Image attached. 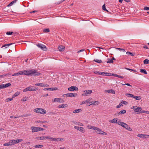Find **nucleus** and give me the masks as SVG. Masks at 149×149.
Instances as JSON below:
<instances>
[{"label":"nucleus","instance_id":"nucleus-1","mask_svg":"<svg viewBox=\"0 0 149 149\" xmlns=\"http://www.w3.org/2000/svg\"><path fill=\"white\" fill-rule=\"evenodd\" d=\"M34 111L37 113H39L41 114H45L46 113V110L40 108H37L34 109Z\"/></svg>","mask_w":149,"mask_h":149},{"label":"nucleus","instance_id":"nucleus-2","mask_svg":"<svg viewBox=\"0 0 149 149\" xmlns=\"http://www.w3.org/2000/svg\"><path fill=\"white\" fill-rule=\"evenodd\" d=\"M40 73H39L37 70L34 69L29 70V75L33 76L39 75Z\"/></svg>","mask_w":149,"mask_h":149},{"label":"nucleus","instance_id":"nucleus-3","mask_svg":"<svg viewBox=\"0 0 149 149\" xmlns=\"http://www.w3.org/2000/svg\"><path fill=\"white\" fill-rule=\"evenodd\" d=\"M95 74L104 76H110L111 73L108 72H105L99 71H95L94 72Z\"/></svg>","mask_w":149,"mask_h":149},{"label":"nucleus","instance_id":"nucleus-4","mask_svg":"<svg viewBox=\"0 0 149 149\" xmlns=\"http://www.w3.org/2000/svg\"><path fill=\"white\" fill-rule=\"evenodd\" d=\"M84 93L82 94V96H88L89 95L92 93V91L91 90H86L83 91Z\"/></svg>","mask_w":149,"mask_h":149},{"label":"nucleus","instance_id":"nucleus-5","mask_svg":"<svg viewBox=\"0 0 149 149\" xmlns=\"http://www.w3.org/2000/svg\"><path fill=\"white\" fill-rule=\"evenodd\" d=\"M95 130L97 131V132H96V133L97 134L103 135H107V133L106 132L102 131L101 129L97 127Z\"/></svg>","mask_w":149,"mask_h":149},{"label":"nucleus","instance_id":"nucleus-6","mask_svg":"<svg viewBox=\"0 0 149 149\" xmlns=\"http://www.w3.org/2000/svg\"><path fill=\"white\" fill-rule=\"evenodd\" d=\"M118 120V119L115 118L112 120H110L109 122L113 123H116L118 125V123L120 121V120Z\"/></svg>","mask_w":149,"mask_h":149},{"label":"nucleus","instance_id":"nucleus-7","mask_svg":"<svg viewBox=\"0 0 149 149\" xmlns=\"http://www.w3.org/2000/svg\"><path fill=\"white\" fill-rule=\"evenodd\" d=\"M37 46L39 48H41L42 50L46 51L47 50V48L44 45L41 44H38L37 45Z\"/></svg>","mask_w":149,"mask_h":149},{"label":"nucleus","instance_id":"nucleus-8","mask_svg":"<svg viewBox=\"0 0 149 149\" xmlns=\"http://www.w3.org/2000/svg\"><path fill=\"white\" fill-rule=\"evenodd\" d=\"M142 108L141 107H136L135 109H134V111L136 112L137 113H141V111Z\"/></svg>","mask_w":149,"mask_h":149},{"label":"nucleus","instance_id":"nucleus-9","mask_svg":"<svg viewBox=\"0 0 149 149\" xmlns=\"http://www.w3.org/2000/svg\"><path fill=\"white\" fill-rule=\"evenodd\" d=\"M137 136L141 138L146 139L149 137V135L145 134H138L137 135Z\"/></svg>","mask_w":149,"mask_h":149},{"label":"nucleus","instance_id":"nucleus-10","mask_svg":"<svg viewBox=\"0 0 149 149\" xmlns=\"http://www.w3.org/2000/svg\"><path fill=\"white\" fill-rule=\"evenodd\" d=\"M68 90L70 91H78V88L75 86H72L68 88Z\"/></svg>","mask_w":149,"mask_h":149},{"label":"nucleus","instance_id":"nucleus-11","mask_svg":"<svg viewBox=\"0 0 149 149\" xmlns=\"http://www.w3.org/2000/svg\"><path fill=\"white\" fill-rule=\"evenodd\" d=\"M31 129L32 130V132H34L39 131V130L38 129H40V128L39 127H31Z\"/></svg>","mask_w":149,"mask_h":149},{"label":"nucleus","instance_id":"nucleus-12","mask_svg":"<svg viewBox=\"0 0 149 149\" xmlns=\"http://www.w3.org/2000/svg\"><path fill=\"white\" fill-rule=\"evenodd\" d=\"M33 86H29L27 87V88L24 89L23 90V91L24 92H25L29 91H33V89L32 88V87H33Z\"/></svg>","mask_w":149,"mask_h":149},{"label":"nucleus","instance_id":"nucleus-13","mask_svg":"<svg viewBox=\"0 0 149 149\" xmlns=\"http://www.w3.org/2000/svg\"><path fill=\"white\" fill-rule=\"evenodd\" d=\"M77 95V93H69L66 94V97H75Z\"/></svg>","mask_w":149,"mask_h":149},{"label":"nucleus","instance_id":"nucleus-14","mask_svg":"<svg viewBox=\"0 0 149 149\" xmlns=\"http://www.w3.org/2000/svg\"><path fill=\"white\" fill-rule=\"evenodd\" d=\"M57 89V88L51 87V88H45L44 89V90L45 91H46V90L49 91H49H52L56 90Z\"/></svg>","mask_w":149,"mask_h":149},{"label":"nucleus","instance_id":"nucleus-15","mask_svg":"<svg viewBox=\"0 0 149 149\" xmlns=\"http://www.w3.org/2000/svg\"><path fill=\"white\" fill-rule=\"evenodd\" d=\"M91 104L90 105H92V104L93 105H96L98 104L99 103V102L97 101H92L91 102Z\"/></svg>","mask_w":149,"mask_h":149},{"label":"nucleus","instance_id":"nucleus-16","mask_svg":"<svg viewBox=\"0 0 149 149\" xmlns=\"http://www.w3.org/2000/svg\"><path fill=\"white\" fill-rule=\"evenodd\" d=\"M105 92H107L108 93H111L112 94H115V91L112 89L108 90L105 91Z\"/></svg>","mask_w":149,"mask_h":149},{"label":"nucleus","instance_id":"nucleus-17","mask_svg":"<svg viewBox=\"0 0 149 149\" xmlns=\"http://www.w3.org/2000/svg\"><path fill=\"white\" fill-rule=\"evenodd\" d=\"M125 125V126L124 127L125 128L129 131H132V129L127 124H126Z\"/></svg>","mask_w":149,"mask_h":149},{"label":"nucleus","instance_id":"nucleus-18","mask_svg":"<svg viewBox=\"0 0 149 149\" xmlns=\"http://www.w3.org/2000/svg\"><path fill=\"white\" fill-rule=\"evenodd\" d=\"M22 74L29 75V70L22 71Z\"/></svg>","mask_w":149,"mask_h":149},{"label":"nucleus","instance_id":"nucleus-19","mask_svg":"<svg viewBox=\"0 0 149 149\" xmlns=\"http://www.w3.org/2000/svg\"><path fill=\"white\" fill-rule=\"evenodd\" d=\"M65 47L61 45L59 46L58 47V49L60 51H62L64 50L65 49Z\"/></svg>","mask_w":149,"mask_h":149},{"label":"nucleus","instance_id":"nucleus-20","mask_svg":"<svg viewBox=\"0 0 149 149\" xmlns=\"http://www.w3.org/2000/svg\"><path fill=\"white\" fill-rule=\"evenodd\" d=\"M87 127L88 129H92L95 130L96 128L97 127H94L90 125L87 126Z\"/></svg>","mask_w":149,"mask_h":149},{"label":"nucleus","instance_id":"nucleus-21","mask_svg":"<svg viewBox=\"0 0 149 149\" xmlns=\"http://www.w3.org/2000/svg\"><path fill=\"white\" fill-rule=\"evenodd\" d=\"M17 1V0H15L12 1L7 5V7H8L12 6L14 3H15Z\"/></svg>","mask_w":149,"mask_h":149},{"label":"nucleus","instance_id":"nucleus-22","mask_svg":"<svg viewBox=\"0 0 149 149\" xmlns=\"http://www.w3.org/2000/svg\"><path fill=\"white\" fill-rule=\"evenodd\" d=\"M43 146L42 145H36L34 147L36 148H41L43 147Z\"/></svg>","mask_w":149,"mask_h":149},{"label":"nucleus","instance_id":"nucleus-23","mask_svg":"<svg viewBox=\"0 0 149 149\" xmlns=\"http://www.w3.org/2000/svg\"><path fill=\"white\" fill-rule=\"evenodd\" d=\"M61 99L59 98H55L54 99L53 101H52V102H61Z\"/></svg>","mask_w":149,"mask_h":149},{"label":"nucleus","instance_id":"nucleus-24","mask_svg":"<svg viewBox=\"0 0 149 149\" xmlns=\"http://www.w3.org/2000/svg\"><path fill=\"white\" fill-rule=\"evenodd\" d=\"M78 130L83 133H84L85 132V130L82 127H80Z\"/></svg>","mask_w":149,"mask_h":149},{"label":"nucleus","instance_id":"nucleus-25","mask_svg":"<svg viewBox=\"0 0 149 149\" xmlns=\"http://www.w3.org/2000/svg\"><path fill=\"white\" fill-rule=\"evenodd\" d=\"M45 136H39L37 137L38 140H43L45 139Z\"/></svg>","mask_w":149,"mask_h":149},{"label":"nucleus","instance_id":"nucleus-26","mask_svg":"<svg viewBox=\"0 0 149 149\" xmlns=\"http://www.w3.org/2000/svg\"><path fill=\"white\" fill-rule=\"evenodd\" d=\"M81 111V109H75L74 110L73 112L74 113H77L79 112H80Z\"/></svg>","mask_w":149,"mask_h":149},{"label":"nucleus","instance_id":"nucleus-27","mask_svg":"<svg viewBox=\"0 0 149 149\" xmlns=\"http://www.w3.org/2000/svg\"><path fill=\"white\" fill-rule=\"evenodd\" d=\"M3 88H7L9 86H10L11 85V84L10 83H7L6 84H3Z\"/></svg>","mask_w":149,"mask_h":149},{"label":"nucleus","instance_id":"nucleus-28","mask_svg":"<svg viewBox=\"0 0 149 149\" xmlns=\"http://www.w3.org/2000/svg\"><path fill=\"white\" fill-rule=\"evenodd\" d=\"M125 124H126V123H125L120 121L119 123H118L119 125H121L122 127L124 128L125 127Z\"/></svg>","mask_w":149,"mask_h":149},{"label":"nucleus","instance_id":"nucleus-29","mask_svg":"<svg viewBox=\"0 0 149 149\" xmlns=\"http://www.w3.org/2000/svg\"><path fill=\"white\" fill-rule=\"evenodd\" d=\"M126 112V111L125 110L123 109L120 111L118 113V114H123L125 113Z\"/></svg>","mask_w":149,"mask_h":149},{"label":"nucleus","instance_id":"nucleus-30","mask_svg":"<svg viewBox=\"0 0 149 149\" xmlns=\"http://www.w3.org/2000/svg\"><path fill=\"white\" fill-rule=\"evenodd\" d=\"M12 44H13L12 43H10V44H8L4 45H3L1 47V48H3V47H5V49L7 48L9 46L12 45Z\"/></svg>","mask_w":149,"mask_h":149},{"label":"nucleus","instance_id":"nucleus-31","mask_svg":"<svg viewBox=\"0 0 149 149\" xmlns=\"http://www.w3.org/2000/svg\"><path fill=\"white\" fill-rule=\"evenodd\" d=\"M35 85V86H39L41 87H44V84L41 83L36 84Z\"/></svg>","mask_w":149,"mask_h":149},{"label":"nucleus","instance_id":"nucleus-32","mask_svg":"<svg viewBox=\"0 0 149 149\" xmlns=\"http://www.w3.org/2000/svg\"><path fill=\"white\" fill-rule=\"evenodd\" d=\"M11 144L10 143V141H9V142L8 143H6L3 144V146H11Z\"/></svg>","mask_w":149,"mask_h":149},{"label":"nucleus","instance_id":"nucleus-33","mask_svg":"<svg viewBox=\"0 0 149 149\" xmlns=\"http://www.w3.org/2000/svg\"><path fill=\"white\" fill-rule=\"evenodd\" d=\"M20 94V92H16L14 94L12 97L13 98H14L15 97L17 96L18 95H19Z\"/></svg>","mask_w":149,"mask_h":149},{"label":"nucleus","instance_id":"nucleus-34","mask_svg":"<svg viewBox=\"0 0 149 149\" xmlns=\"http://www.w3.org/2000/svg\"><path fill=\"white\" fill-rule=\"evenodd\" d=\"M137 100H140L141 99V97L140 96H134V98Z\"/></svg>","mask_w":149,"mask_h":149},{"label":"nucleus","instance_id":"nucleus-35","mask_svg":"<svg viewBox=\"0 0 149 149\" xmlns=\"http://www.w3.org/2000/svg\"><path fill=\"white\" fill-rule=\"evenodd\" d=\"M140 72L143 73H144L145 74H147V72L145 69H141Z\"/></svg>","mask_w":149,"mask_h":149},{"label":"nucleus","instance_id":"nucleus-36","mask_svg":"<svg viewBox=\"0 0 149 149\" xmlns=\"http://www.w3.org/2000/svg\"><path fill=\"white\" fill-rule=\"evenodd\" d=\"M10 142L12 145H14L15 144L17 143L16 140H10Z\"/></svg>","mask_w":149,"mask_h":149},{"label":"nucleus","instance_id":"nucleus-37","mask_svg":"<svg viewBox=\"0 0 149 149\" xmlns=\"http://www.w3.org/2000/svg\"><path fill=\"white\" fill-rule=\"evenodd\" d=\"M67 104H61L60 105H59L58 106V107L59 108H63L65 107H66V105Z\"/></svg>","mask_w":149,"mask_h":149},{"label":"nucleus","instance_id":"nucleus-38","mask_svg":"<svg viewBox=\"0 0 149 149\" xmlns=\"http://www.w3.org/2000/svg\"><path fill=\"white\" fill-rule=\"evenodd\" d=\"M45 139H47L51 141V140H52V137H51L50 136H45Z\"/></svg>","mask_w":149,"mask_h":149},{"label":"nucleus","instance_id":"nucleus-39","mask_svg":"<svg viewBox=\"0 0 149 149\" xmlns=\"http://www.w3.org/2000/svg\"><path fill=\"white\" fill-rule=\"evenodd\" d=\"M126 95L128 97L134 98V95L130 93H127Z\"/></svg>","mask_w":149,"mask_h":149},{"label":"nucleus","instance_id":"nucleus-40","mask_svg":"<svg viewBox=\"0 0 149 149\" xmlns=\"http://www.w3.org/2000/svg\"><path fill=\"white\" fill-rule=\"evenodd\" d=\"M59 138H52V140H51V141H59Z\"/></svg>","mask_w":149,"mask_h":149},{"label":"nucleus","instance_id":"nucleus-41","mask_svg":"<svg viewBox=\"0 0 149 149\" xmlns=\"http://www.w3.org/2000/svg\"><path fill=\"white\" fill-rule=\"evenodd\" d=\"M143 63L144 64H148L149 63V60L147 59H146L143 61Z\"/></svg>","mask_w":149,"mask_h":149},{"label":"nucleus","instance_id":"nucleus-42","mask_svg":"<svg viewBox=\"0 0 149 149\" xmlns=\"http://www.w3.org/2000/svg\"><path fill=\"white\" fill-rule=\"evenodd\" d=\"M94 61H95L97 63H101L102 62V61L101 60H99L97 59H95L94 60Z\"/></svg>","mask_w":149,"mask_h":149},{"label":"nucleus","instance_id":"nucleus-43","mask_svg":"<svg viewBox=\"0 0 149 149\" xmlns=\"http://www.w3.org/2000/svg\"><path fill=\"white\" fill-rule=\"evenodd\" d=\"M50 31L49 28L45 29L43 30V31L44 32H49Z\"/></svg>","mask_w":149,"mask_h":149},{"label":"nucleus","instance_id":"nucleus-44","mask_svg":"<svg viewBox=\"0 0 149 149\" xmlns=\"http://www.w3.org/2000/svg\"><path fill=\"white\" fill-rule=\"evenodd\" d=\"M116 49L119 50L120 51L123 52H125V49H121L119 48H116Z\"/></svg>","mask_w":149,"mask_h":149},{"label":"nucleus","instance_id":"nucleus-45","mask_svg":"<svg viewBox=\"0 0 149 149\" xmlns=\"http://www.w3.org/2000/svg\"><path fill=\"white\" fill-rule=\"evenodd\" d=\"M108 61H107V63H113V59H110L108 60Z\"/></svg>","mask_w":149,"mask_h":149},{"label":"nucleus","instance_id":"nucleus-46","mask_svg":"<svg viewBox=\"0 0 149 149\" xmlns=\"http://www.w3.org/2000/svg\"><path fill=\"white\" fill-rule=\"evenodd\" d=\"M102 9L103 10L106 11H108L106 9V7H105V4H104V5H103L102 6Z\"/></svg>","mask_w":149,"mask_h":149},{"label":"nucleus","instance_id":"nucleus-47","mask_svg":"<svg viewBox=\"0 0 149 149\" xmlns=\"http://www.w3.org/2000/svg\"><path fill=\"white\" fill-rule=\"evenodd\" d=\"M13 97L11 98H8L6 99V101L7 102L11 101L13 100Z\"/></svg>","mask_w":149,"mask_h":149},{"label":"nucleus","instance_id":"nucleus-48","mask_svg":"<svg viewBox=\"0 0 149 149\" xmlns=\"http://www.w3.org/2000/svg\"><path fill=\"white\" fill-rule=\"evenodd\" d=\"M89 100H87L85 101H84L82 102V103L81 104H85L86 103H88L89 102Z\"/></svg>","mask_w":149,"mask_h":149},{"label":"nucleus","instance_id":"nucleus-49","mask_svg":"<svg viewBox=\"0 0 149 149\" xmlns=\"http://www.w3.org/2000/svg\"><path fill=\"white\" fill-rule=\"evenodd\" d=\"M123 106V105L121 103H120L118 105L116 106V108H119L121 106Z\"/></svg>","mask_w":149,"mask_h":149},{"label":"nucleus","instance_id":"nucleus-50","mask_svg":"<svg viewBox=\"0 0 149 149\" xmlns=\"http://www.w3.org/2000/svg\"><path fill=\"white\" fill-rule=\"evenodd\" d=\"M149 113V111H142L141 112V113H146L148 114Z\"/></svg>","mask_w":149,"mask_h":149},{"label":"nucleus","instance_id":"nucleus-51","mask_svg":"<svg viewBox=\"0 0 149 149\" xmlns=\"http://www.w3.org/2000/svg\"><path fill=\"white\" fill-rule=\"evenodd\" d=\"M126 54H130L132 56H134V54L128 51L126 52Z\"/></svg>","mask_w":149,"mask_h":149},{"label":"nucleus","instance_id":"nucleus-52","mask_svg":"<svg viewBox=\"0 0 149 149\" xmlns=\"http://www.w3.org/2000/svg\"><path fill=\"white\" fill-rule=\"evenodd\" d=\"M23 140V139H16V141L17 143H18L22 141Z\"/></svg>","mask_w":149,"mask_h":149},{"label":"nucleus","instance_id":"nucleus-53","mask_svg":"<svg viewBox=\"0 0 149 149\" xmlns=\"http://www.w3.org/2000/svg\"><path fill=\"white\" fill-rule=\"evenodd\" d=\"M121 103L124 104H127L128 103L126 101H122L121 102Z\"/></svg>","mask_w":149,"mask_h":149},{"label":"nucleus","instance_id":"nucleus-54","mask_svg":"<svg viewBox=\"0 0 149 149\" xmlns=\"http://www.w3.org/2000/svg\"><path fill=\"white\" fill-rule=\"evenodd\" d=\"M13 33V32H6V34L7 35H10Z\"/></svg>","mask_w":149,"mask_h":149},{"label":"nucleus","instance_id":"nucleus-55","mask_svg":"<svg viewBox=\"0 0 149 149\" xmlns=\"http://www.w3.org/2000/svg\"><path fill=\"white\" fill-rule=\"evenodd\" d=\"M77 125H79L80 126H83V124L82 123L80 122H78L77 123Z\"/></svg>","mask_w":149,"mask_h":149},{"label":"nucleus","instance_id":"nucleus-56","mask_svg":"<svg viewBox=\"0 0 149 149\" xmlns=\"http://www.w3.org/2000/svg\"><path fill=\"white\" fill-rule=\"evenodd\" d=\"M116 77L120 78L121 79L124 78L123 77L120 76V75H118V74H116Z\"/></svg>","mask_w":149,"mask_h":149},{"label":"nucleus","instance_id":"nucleus-57","mask_svg":"<svg viewBox=\"0 0 149 149\" xmlns=\"http://www.w3.org/2000/svg\"><path fill=\"white\" fill-rule=\"evenodd\" d=\"M144 10H149V7H145L144 8Z\"/></svg>","mask_w":149,"mask_h":149},{"label":"nucleus","instance_id":"nucleus-58","mask_svg":"<svg viewBox=\"0 0 149 149\" xmlns=\"http://www.w3.org/2000/svg\"><path fill=\"white\" fill-rule=\"evenodd\" d=\"M126 69L127 70H130V71H132L134 72H136V71H135V70H133V69H129V68H126Z\"/></svg>","mask_w":149,"mask_h":149},{"label":"nucleus","instance_id":"nucleus-59","mask_svg":"<svg viewBox=\"0 0 149 149\" xmlns=\"http://www.w3.org/2000/svg\"><path fill=\"white\" fill-rule=\"evenodd\" d=\"M38 89V88L37 87H35L33 89V91H36Z\"/></svg>","mask_w":149,"mask_h":149},{"label":"nucleus","instance_id":"nucleus-60","mask_svg":"<svg viewBox=\"0 0 149 149\" xmlns=\"http://www.w3.org/2000/svg\"><path fill=\"white\" fill-rule=\"evenodd\" d=\"M27 98L25 97H24L23 99L22 100V101H26L27 100Z\"/></svg>","mask_w":149,"mask_h":149},{"label":"nucleus","instance_id":"nucleus-61","mask_svg":"<svg viewBox=\"0 0 149 149\" xmlns=\"http://www.w3.org/2000/svg\"><path fill=\"white\" fill-rule=\"evenodd\" d=\"M79 127H78V126H75L74 127V128L75 129H77L78 130H79Z\"/></svg>","mask_w":149,"mask_h":149},{"label":"nucleus","instance_id":"nucleus-62","mask_svg":"<svg viewBox=\"0 0 149 149\" xmlns=\"http://www.w3.org/2000/svg\"><path fill=\"white\" fill-rule=\"evenodd\" d=\"M31 114H26L24 116V117H26L30 116Z\"/></svg>","mask_w":149,"mask_h":149},{"label":"nucleus","instance_id":"nucleus-63","mask_svg":"<svg viewBox=\"0 0 149 149\" xmlns=\"http://www.w3.org/2000/svg\"><path fill=\"white\" fill-rule=\"evenodd\" d=\"M49 113L50 114L54 115L55 114V113L52 112H49Z\"/></svg>","mask_w":149,"mask_h":149},{"label":"nucleus","instance_id":"nucleus-64","mask_svg":"<svg viewBox=\"0 0 149 149\" xmlns=\"http://www.w3.org/2000/svg\"><path fill=\"white\" fill-rule=\"evenodd\" d=\"M116 74H111V75H112V76H114V77H116Z\"/></svg>","mask_w":149,"mask_h":149}]
</instances>
